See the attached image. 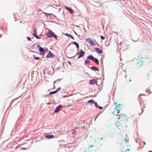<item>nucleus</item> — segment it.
Returning <instances> with one entry per match:
<instances>
[{
  "label": "nucleus",
  "instance_id": "f8f14e48",
  "mask_svg": "<svg viewBox=\"0 0 152 152\" xmlns=\"http://www.w3.org/2000/svg\"><path fill=\"white\" fill-rule=\"evenodd\" d=\"M61 106V105L58 106L55 110L54 111L55 113L58 112L60 110Z\"/></svg>",
  "mask_w": 152,
  "mask_h": 152
},
{
  "label": "nucleus",
  "instance_id": "473e14b6",
  "mask_svg": "<svg viewBox=\"0 0 152 152\" xmlns=\"http://www.w3.org/2000/svg\"><path fill=\"white\" fill-rule=\"evenodd\" d=\"M127 150H128V151H129L130 150H129V149H126V150H125V151H126Z\"/></svg>",
  "mask_w": 152,
  "mask_h": 152
},
{
  "label": "nucleus",
  "instance_id": "20e7f679",
  "mask_svg": "<svg viewBox=\"0 0 152 152\" xmlns=\"http://www.w3.org/2000/svg\"><path fill=\"white\" fill-rule=\"evenodd\" d=\"M86 40L92 46H94L96 45V44L95 42L92 39L90 38H87L86 39Z\"/></svg>",
  "mask_w": 152,
  "mask_h": 152
},
{
  "label": "nucleus",
  "instance_id": "0eeeda50",
  "mask_svg": "<svg viewBox=\"0 0 152 152\" xmlns=\"http://www.w3.org/2000/svg\"><path fill=\"white\" fill-rule=\"evenodd\" d=\"M34 34L33 35L34 36L37 38L39 39L40 38L38 37V36L37 34V30L36 28H34L33 30Z\"/></svg>",
  "mask_w": 152,
  "mask_h": 152
},
{
  "label": "nucleus",
  "instance_id": "4468645a",
  "mask_svg": "<svg viewBox=\"0 0 152 152\" xmlns=\"http://www.w3.org/2000/svg\"><path fill=\"white\" fill-rule=\"evenodd\" d=\"M114 105L116 106V107H120L121 106V105L120 104H118L117 102H115L114 103Z\"/></svg>",
  "mask_w": 152,
  "mask_h": 152
},
{
  "label": "nucleus",
  "instance_id": "6ab92c4d",
  "mask_svg": "<svg viewBox=\"0 0 152 152\" xmlns=\"http://www.w3.org/2000/svg\"><path fill=\"white\" fill-rule=\"evenodd\" d=\"M91 69H94V70H96L97 71H99V69H98L97 67H95V66H93L92 67H91Z\"/></svg>",
  "mask_w": 152,
  "mask_h": 152
},
{
  "label": "nucleus",
  "instance_id": "aec40b11",
  "mask_svg": "<svg viewBox=\"0 0 152 152\" xmlns=\"http://www.w3.org/2000/svg\"><path fill=\"white\" fill-rule=\"evenodd\" d=\"M74 44L76 46V47L77 49L79 48V45L78 44L75 42H74Z\"/></svg>",
  "mask_w": 152,
  "mask_h": 152
},
{
  "label": "nucleus",
  "instance_id": "2eb2a0df",
  "mask_svg": "<svg viewBox=\"0 0 152 152\" xmlns=\"http://www.w3.org/2000/svg\"><path fill=\"white\" fill-rule=\"evenodd\" d=\"M95 106L97 108H98L99 109H102L103 108V107L99 106L96 103H95Z\"/></svg>",
  "mask_w": 152,
  "mask_h": 152
},
{
  "label": "nucleus",
  "instance_id": "f257e3e1",
  "mask_svg": "<svg viewBox=\"0 0 152 152\" xmlns=\"http://www.w3.org/2000/svg\"><path fill=\"white\" fill-rule=\"evenodd\" d=\"M146 58L148 59L147 57L145 58L142 57L141 59H138L136 60V66L137 68H139L142 66L143 65V63L145 62L146 61Z\"/></svg>",
  "mask_w": 152,
  "mask_h": 152
},
{
  "label": "nucleus",
  "instance_id": "5701e85b",
  "mask_svg": "<svg viewBox=\"0 0 152 152\" xmlns=\"http://www.w3.org/2000/svg\"><path fill=\"white\" fill-rule=\"evenodd\" d=\"M90 61L89 60H86L85 61V63L86 64H88L90 63Z\"/></svg>",
  "mask_w": 152,
  "mask_h": 152
},
{
  "label": "nucleus",
  "instance_id": "c9c22d12",
  "mask_svg": "<svg viewBox=\"0 0 152 152\" xmlns=\"http://www.w3.org/2000/svg\"><path fill=\"white\" fill-rule=\"evenodd\" d=\"M129 81H131V80H130Z\"/></svg>",
  "mask_w": 152,
  "mask_h": 152
},
{
  "label": "nucleus",
  "instance_id": "a211bd4d",
  "mask_svg": "<svg viewBox=\"0 0 152 152\" xmlns=\"http://www.w3.org/2000/svg\"><path fill=\"white\" fill-rule=\"evenodd\" d=\"M57 92V90H55V91H53L52 92H51L49 93L50 94H54L55 93H56Z\"/></svg>",
  "mask_w": 152,
  "mask_h": 152
},
{
  "label": "nucleus",
  "instance_id": "c756f323",
  "mask_svg": "<svg viewBox=\"0 0 152 152\" xmlns=\"http://www.w3.org/2000/svg\"><path fill=\"white\" fill-rule=\"evenodd\" d=\"M118 121H117V122H116V123H115V125L116 126H118V125H117V123H118Z\"/></svg>",
  "mask_w": 152,
  "mask_h": 152
},
{
  "label": "nucleus",
  "instance_id": "412c9836",
  "mask_svg": "<svg viewBox=\"0 0 152 152\" xmlns=\"http://www.w3.org/2000/svg\"><path fill=\"white\" fill-rule=\"evenodd\" d=\"M77 133V132L75 130H73L72 132V133L73 134H76Z\"/></svg>",
  "mask_w": 152,
  "mask_h": 152
},
{
  "label": "nucleus",
  "instance_id": "393cba45",
  "mask_svg": "<svg viewBox=\"0 0 152 152\" xmlns=\"http://www.w3.org/2000/svg\"><path fill=\"white\" fill-rule=\"evenodd\" d=\"M27 38L28 40L29 41H31V37H27Z\"/></svg>",
  "mask_w": 152,
  "mask_h": 152
},
{
  "label": "nucleus",
  "instance_id": "423d86ee",
  "mask_svg": "<svg viewBox=\"0 0 152 152\" xmlns=\"http://www.w3.org/2000/svg\"><path fill=\"white\" fill-rule=\"evenodd\" d=\"M47 50V48L44 49L43 48L39 46V51L40 54L41 55L44 54V51L46 50Z\"/></svg>",
  "mask_w": 152,
  "mask_h": 152
},
{
  "label": "nucleus",
  "instance_id": "9b49d317",
  "mask_svg": "<svg viewBox=\"0 0 152 152\" xmlns=\"http://www.w3.org/2000/svg\"><path fill=\"white\" fill-rule=\"evenodd\" d=\"M54 55L50 51L47 54V57L48 58H53L54 57Z\"/></svg>",
  "mask_w": 152,
  "mask_h": 152
},
{
  "label": "nucleus",
  "instance_id": "72a5a7b5",
  "mask_svg": "<svg viewBox=\"0 0 152 152\" xmlns=\"http://www.w3.org/2000/svg\"><path fill=\"white\" fill-rule=\"evenodd\" d=\"M103 137H102L100 138V139L101 140H102L103 139Z\"/></svg>",
  "mask_w": 152,
  "mask_h": 152
},
{
  "label": "nucleus",
  "instance_id": "39448f33",
  "mask_svg": "<svg viewBox=\"0 0 152 152\" xmlns=\"http://www.w3.org/2000/svg\"><path fill=\"white\" fill-rule=\"evenodd\" d=\"M85 53V52L83 51L82 50H80L79 52L77 53V55L79 56L77 57V58H79L80 57L83 56Z\"/></svg>",
  "mask_w": 152,
  "mask_h": 152
},
{
  "label": "nucleus",
  "instance_id": "9d476101",
  "mask_svg": "<svg viewBox=\"0 0 152 152\" xmlns=\"http://www.w3.org/2000/svg\"><path fill=\"white\" fill-rule=\"evenodd\" d=\"M65 9L68 10L71 14H72L73 12V10L70 8L68 7H67L66 6L65 7Z\"/></svg>",
  "mask_w": 152,
  "mask_h": 152
},
{
  "label": "nucleus",
  "instance_id": "7ed1b4c3",
  "mask_svg": "<svg viewBox=\"0 0 152 152\" xmlns=\"http://www.w3.org/2000/svg\"><path fill=\"white\" fill-rule=\"evenodd\" d=\"M87 59H91L92 60L94 61L97 64H99V61L98 59L96 58H94L92 55L88 56L87 57Z\"/></svg>",
  "mask_w": 152,
  "mask_h": 152
},
{
  "label": "nucleus",
  "instance_id": "4be33fe9",
  "mask_svg": "<svg viewBox=\"0 0 152 152\" xmlns=\"http://www.w3.org/2000/svg\"><path fill=\"white\" fill-rule=\"evenodd\" d=\"M94 100L93 99H92V100H91L88 101L87 102L89 103H94Z\"/></svg>",
  "mask_w": 152,
  "mask_h": 152
},
{
  "label": "nucleus",
  "instance_id": "2f4dec72",
  "mask_svg": "<svg viewBox=\"0 0 152 152\" xmlns=\"http://www.w3.org/2000/svg\"><path fill=\"white\" fill-rule=\"evenodd\" d=\"M143 143L144 144V145H145V142H143Z\"/></svg>",
  "mask_w": 152,
  "mask_h": 152
},
{
  "label": "nucleus",
  "instance_id": "ddd939ff",
  "mask_svg": "<svg viewBox=\"0 0 152 152\" xmlns=\"http://www.w3.org/2000/svg\"><path fill=\"white\" fill-rule=\"evenodd\" d=\"M45 137L48 139L53 138L54 137L53 135L52 134L48 135L45 136Z\"/></svg>",
  "mask_w": 152,
  "mask_h": 152
},
{
  "label": "nucleus",
  "instance_id": "1a4fd4ad",
  "mask_svg": "<svg viewBox=\"0 0 152 152\" xmlns=\"http://www.w3.org/2000/svg\"><path fill=\"white\" fill-rule=\"evenodd\" d=\"M97 82V81L95 79L91 80L89 81V83L91 85H94Z\"/></svg>",
  "mask_w": 152,
  "mask_h": 152
},
{
  "label": "nucleus",
  "instance_id": "6e6552de",
  "mask_svg": "<svg viewBox=\"0 0 152 152\" xmlns=\"http://www.w3.org/2000/svg\"><path fill=\"white\" fill-rule=\"evenodd\" d=\"M94 49L95 51L98 53H102L103 52L102 50H100L98 48L95 47L94 48Z\"/></svg>",
  "mask_w": 152,
  "mask_h": 152
},
{
  "label": "nucleus",
  "instance_id": "f704fd0d",
  "mask_svg": "<svg viewBox=\"0 0 152 152\" xmlns=\"http://www.w3.org/2000/svg\"><path fill=\"white\" fill-rule=\"evenodd\" d=\"M68 62L69 64H70V62L69 61Z\"/></svg>",
  "mask_w": 152,
  "mask_h": 152
},
{
  "label": "nucleus",
  "instance_id": "b1692460",
  "mask_svg": "<svg viewBox=\"0 0 152 152\" xmlns=\"http://www.w3.org/2000/svg\"><path fill=\"white\" fill-rule=\"evenodd\" d=\"M114 109H115L117 110V112L118 113H120V110L118 109L117 107L115 108Z\"/></svg>",
  "mask_w": 152,
  "mask_h": 152
},
{
  "label": "nucleus",
  "instance_id": "cd10ccee",
  "mask_svg": "<svg viewBox=\"0 0 152 152\" xmlns=\"http://www.w3.org/2000/svg\"><path fill=\"white\" fill-rule=\"evenodd\" d=\"M94 147V146H93V145H91L90 146H89V148L90 150H91V151H92V149H91L90 148H91V147Z\"/></svg>",
  "mask_w": 152,
  "mask_h": 152
},
{
  "label": "nucleus",
  "instance_id": "f3484780",
  "mask_svg": "<svg viewBox=\"0 0 152 152\" xmlns=\"http://www.w3.org/2000/svg\"><path fill=\"white\" fill-rule=\"evenodd\" d=\"M33 58L34 59L36 60H38L39 59V58L38 57H36L35 55H33Z\"/></svg>",
  "mask_w": 152,
  "mask_h": 152
},
{
  "label": "nucleus",
  "instance_id": "f03ea898",
  "mask_svg": "<svg viewBox=\"0 0 152 152\" xmlns=\"http://www.w3.org/2000/svg\"><path fill=\"white\" fill-rule=\"evenodd\" d=\"M46 35L48 37L50 38L53 37L54 38L57 39V37L56 35L53 32L49 30L46 34Z\"/></svg>",
  "mask_w": 152,
  "mask_h": 152
},
{
  "label": "nucleus",
  "instance_id": "a878e982",
  "mask_svg": "<svg viewBox=\"0 0 152 152\" xmlns=\"http://www.w3.org/2000/svg\"><path fill=\"white\" fill-rule=\"evenodd\" d=\"M116 127L117 128H118L119 130H120L121 129V128H122L121 126V127H119L118 126H116Z\"/></svg>",
  "mask_w": 152,
  "mask_h": 152
},
{
  "label": "nucleus",
  "instance_id": "7c9ffc66",
  "mask_svg": "<svg viewBox=\"0 0 152 152\" xmlns=\"http://www.w3.org/2000/svg\"><path fill=\"white\" fill-rule=\"evenodd\" d=\"M121 118V117H120V116L118 117L117 118L118 120H119Z\"/></svg>",
  "mask_w": 152,
  "mask_h": 152
},
{
  "label": "nucleus",
  "instance_id": "dca6fc26",
  "mask_svg": "<svg viewBox=\"0 0 152 152\" xmlns=\"http://www.w3.org/2000/svg\"><path fill=\"white\" fill-rule=\"evenodd\" d=\"M65 35L67 36L68 37H70L72 39H74V38L73 37L71 34H69L67 33H66Z\"/></svg>",
  "mask_w": 152,
  "mask_h": 152
},
{
  "label": "nucleus",
  "instance_id": "bb28decb",
  "mask_svg": "<svg viewBox=\"0 0 152 152\" xmlns=\"http://www.w3.org/2000/svg\"><path fill=\"white\" fill-rule=\"evenodd\" d=\"M101 38L102 39H105V37L102 35L101 36Z\"/></svg>",
  "mask_w": 152,
  "mask_h": 152
},
{
  "label": "nucleus",
  "instance_id": "c85d7f7f",
  "mask_svg": "<svg viewBox=\"0 0 152 152\" xmlns=\"http://www.w3.org/2000/svg\"><path fill=\"white\" fill-rule=\"evenodd\" d=\"M61 90V88H58L56 90H57V92Z\"/></svg>",
  "mask_w": 152,
  "mask_h": 152
}]
</instances>
